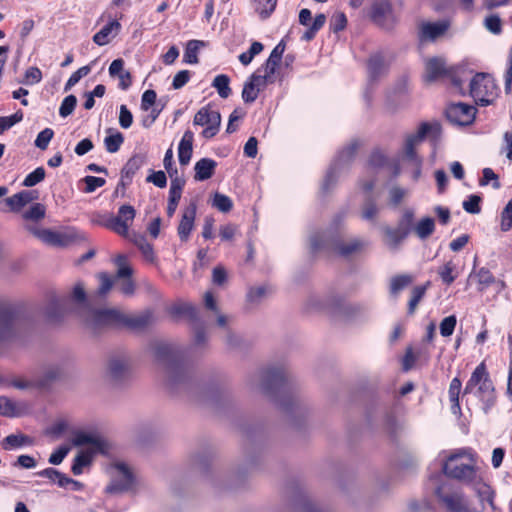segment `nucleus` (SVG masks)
<instances>
[{"mask_svg": "<svg viewBox=\"0 0 512 512\" xmlns=\"http://www.w3.org/2000/svg\"><path fill=\"white\" fill-rule=\"evenodd\" d=\"M77 104V98L74 95L66 96L59 108V114L61 117L65 118L73 113Z\"/></svg>", "mask_w": 512, "mask_h": 512, "instance_id": "60", "label": "nucleus"}, {"mask_svg": "<svg viewBox=\"0 0 512 512\" xmlns=\"http://www.w3.org/2000/svg\"><path fill=\"white\" fill-rule=\"evenodd\" d=\"M263 50V45L262 43L260 42H253L249 48L248 51L246 52H243L239 55V61L243 64V65H248L251 63V61L253 60V58L258 55L261 51Z\"/></svg>", "mask_w": 512, "mask_h": 512, "instance_id": "53", "label": "nucleus"}, {"mask_svg": "<svg viewBox=\"0 0 512 512\" xmlns=\"http://www.w3.org/2000/svg\"><path fill=\"white\" fill-rule=\"evenodd\" d=\"M124 142L122 133L115 132L105 137L104 145L109 153H116Z\"/></svg>", "mask_w": 512, "mask_h": 512, "instance_id": "51", "label": "nucleus"}, {"mask_svg": "<svg viewBox=\"0 0 512 512\" xmlns=\"http://www.w3.org/2000/svg\"><path fill=\"white\" fill-rule=\"evenodd\" d=\"M111 482L107 486L108 493H122L133 488L135 478L131 469L123 462H115L110 466Z\"/></svg>", "mask_w": 512, "mask_h": 512, "instance_id": "10", "label": "nucleus"}, {"mask_svg": "<svg viewBox=\"0 0 512 512\" xmlns=\"http://www.w3.org/2000/svg\"><path fill=\"white\" fill-rule=\"evenodd\" d=\"M386 69L385 59L381 53H375L368 60V73L371 80L380 77Z\"/></svg>", "mask_w": 512, "mask_h": 512, "instance_id": "35", "label": "nucleus"}, {"mask_svg": "<svg viewBox=\"0 0 512 512\" xmlns=\"http://www.w3.org/2000/svg\"><path fill=\"white\" fill-rule=\"evenodd\" d=\"M147 162L145 153H136L126 162L121 170L122 185H129L135 173Z\"/></svg>", "mask_w": 512, "mask_h": 512, "instance_id": "22", "label": "nucleus"}, {"mask_svg": "<svg viewBox=\"0 0 512 512\" xmlns=\"http://www.w3.org/2000/svg\"><path fill=\"white\" fill-rule=\"evenodd\" d=\"M24 323L23 315L8 303H0V342L14 338Z\"/></svg>", "mask_w": 512, "mask_h": 512, "instance_id": "7", "label": "nucleus"}, {"mask_svg": "<svg viewBox=\"0 0 512 512\" xmlns=\"http://www.w3.org/2000/svg\"><path fill=\"white\" fill-rule=\"evenodd\" d=\"M488 376L484 363L479 364L473 371L470 379L464 388V394L472 393L476 386H479L484 378Z\"/></svg>", "mask_w": 512, "mask_h": 512, "instance_id": "38", "label": "nucleus"}, {"mask_svg": "<svg viewBox=\"0 0 512 512\" xmlns=\"http://www.w3.org/2000/svg\"><path fill=\"white\" fill-rule=\"evenodd\" d=\"M280 61L281 59L273 58V56L270 55L269 58L266 60L265 64L263 65L264 74H262V77H265V80H267L269 83L273 82V75Z\"/></svg>", "mask_w": 512, "mask_h": 512, "instance_id": "58", "label": "nucleus"}, {"mask_svg": "<svg viewBox=\"0 0 512 512\" xmlns=\"http://www.w3.org/2000/svg\"><path fill=\"white\" fill-rule=\"evenodd\" d=\"M91 71L90 66H83L75 71L68 79L65 84V91L70 90L73 86H75L81 78L87 76Z\"/></svg>", "mask_w": 512, "mask_h": 512, "instance_id": "62", "label": "nucleus"}, {"mask_svg": "<svg viewBox=\"0 0 512 512\" xmlns=\"http://www.w3.org/2000/svg\"><path fill=\"white\" fill-rule=\"evenodd\" d=\"M408 195V190L400 186H392L389 189V203L392 206H398Z\"/></svg>", "mask_w": 512, "mask_h": 512, "instance_id": "56", "label": "nucleus"}, {"mask_svg": "<svg viewBox=\"0 0 512 512\" xmlns=\"http://www.w3.org/2000/svg\"><path fill=\"white\" fill-rule=\"evenodd\" d=\"M484 26L489 32L496 35L500 34L502 31V21L496 14L486 17L484 20Z\"/></svg>", "mask_w": 512, "mask_h": 512, "instance_id": "63", "label": "nucleus"}, {"mask_svg": "<svg viewBox=\"0 0 512 512\" xmlns=\"http://www.w3.org/2000/svg\"><path fill=\"white\" fill-rule=\"evenodd\" d=\"M211 86L217 90L218 95L223 99L228 98L232 92L230 88V78L225 74L217 75L213 79Z\"/></svg>", "mask_w": 512, "mask_h": 512, "instance_id": "41", "label": "nucleus"}, {"mask_svg": "<svg viewBox=\"0 0 512 512\" xmlns=\"http://www.w3.org/2000/svg\"><path fill=\"white\" fill-rule=\"evenodd\" d=\"M279 405L287 412L294 413L295 411H298L299 413H302L303 407L300 404V401L297 398L289 397L286 398L283 396L281 399H278Z\"/></svg>", "mask_w": 512, "mask_h": 512, "instance_id": "57", "label": "nucleus"}, {"mask_svg": "<svg viewBox=\"0 0 512 512\" xmlns=\"http://www.w3.org/2000/svg\"><path fill=\"white\" fill-rule=\"evenodd\" d=\"M470 96L481 106L490 105L496 96V85L489 74L477 73L470 81Z\"/></svg>", "mask_w": 512, "mask_h": 512, "instance_id": "6", "label": "nucleus"}, {"mask_svg": "<svg viewBox=\"0 0 512 512\" xmlns=\"http://www.w3.org/2000/svg\"><path fill=\"white\" fill-rule=\"evenodd\" d=\"M204 46V42L200 40H190L186 45L184 52V61L189 64L198 63V51Z\"/></svg>", "mask_w": 512, "mask_h": 512, "instance_id": "45", "label": "nucleus"}, {"mask_svg": "<svg viewBox=\"0 0 512 512\" xmlns=\"http://www.w3.org/2000/svg\"><path fill=\"white\" fill-rule=\"evenodd\" d=\"M97 452L91 450H81L75 456L71 471L74 475H80L83 472L84 467L89 466L92 462L94 455Z\"/></svg>", "mask_w": 512, "mask_h": 512, "instance_id": "36", "label": "nucleus"}, {"mask_svg": "<svg viewBox=\"0 0 512 512\" xmlns=\"http://www.w3.org/2000/svg\"><path fill=\"white\" fill-rule=\"evenodd\" d=\"M154 322V314L150 309L139 313H124L120 309L110 308L102 311H89L86 327L93 332L106 327H124L131 330H142Z\"/></svg>", "mask_w": 512, "mask_h": 512, "instance_id": "1", "label": "nucleus"}, {"mask_svg": "<svg viewBox=\"0 0 512 512\" xmlns=\"http://www.w3.org/2000/svg\"><path fill=\"white\" fill-rule=\"evenodd\" d=\"M36 198L37 195L35 191L23 190L6 198L5 201L12 211L18 212L21 208L31 203Z\"/></svg>", "mask_w": 512, "mask_h": 512, "instance_id": "27", "label": "nucleus"}, {"mask_svg": "<svg viewBox=\"0 0 512 512\" xmlns=\"http://www.w3.org/2000/svg\"><path fill=\"white\" fill-rule=\"evenodd\" d=\"M248 385L251 390L268 396H276L288 392L290 376L284 367H270L251 375Z\"/></svg>", "mask_w": 512, "mask_h": 512, "instance_id": "3", "label": "nucleus"}, {"mask_svg": "<svg viewBox=\"0 0 512 512\" xmlns=\"http://www.w3.org/2000/svg\"><path fill=\"white\" fill-rule=\"evenodd\" d=\"M212 206L220 212L227 213L232 209L233 202L230 197L216 192L213 196Z\"/></svg>", "mask_w": 512, "mask_h": 512, "instance_id": "52", "label": "nucleus"}, {"mask_svg": "<svg viewBox=\"0 0 512 512\" xmlns=\"http://www.w3.org/2000/svg\"><path fill=\"white\" fill-rule=\"evenodd\" d=\"M135 245L142 252L143 256L148 261L154 260V251L152 245L143 236H138L134 240Z\"/></svg>", "mask_w": 512, "mask_h": 512, "instance_id": "55", "label": "nucleus"}, {"mask_svg": "<svg viewBox=\"0 0 512 512\" xmlns=\"http://www.w3.org/2000/svg\"><path fill=\"white\" fill-rule=\"evenodd\" d=\"M267 83L269 82L265 80V77H262V74H260V69L253 73L249 80L244 84L242 90L243 101L245 103L254 102L258 97L260 89L265 87Z\"/></svg>", "mask_w": 512, "mask_h": 512, "instance_id": "18", "label": "nucleus"}, {"mask_svg": "<svg viewBox=\"0 0 512 512\" xmlns=\"http://www.w3.org/2000/svg\"><path fill=\"white\" fill-rule=\"evenodd\" d=\"M152 348L156 360L165 370L167 385L174 388L186 383L189 378V370L183 361L180 348L166 342H156Z\"/></svg>", "mask_w": 512, "mask_h": 512, "instance_id": "2", "label": "nucleus"}, {"mask_svg": "<svg viewBox=\"0 0 512 512\" xmlns=\"http://www.w3.org/2000/svg\"><path fill=\"white\" fill-rule=\"evenodd\" d=\"M136 216V210L133 206L124 204L119 207L117 215L108 216L101 224L115 232L116 234L127 237L129 227Z\"/></svg>", "mask_w": 512, "mask_h": 512, "instance_id": "11", "label": "nucleus"}, {"mask_svg": "<svg viewBox=\"0 0 512 512\" xmlns=\"http://www.w3.org/2000/svg\"><path fill=\"white\" fill-rule=\"evenodd\" d=\"M345 316L351 321H363L370 315V308L363 303L350 304L345 308Z\"/></svg>", "mask_w": 512, "mask_h": 512, "instance_id": "34", "label": "nucleus"}, {"mask_svg": "<svg viewBox=\"0 0 512 512\" xmlns=\"http://www.w3.org/2000/svg\"><path fill=\"white\" fill-rule=\"evenodd\" d=\"M325 22V14H317L314 20L310 23L307 31L302 35V40L311 41L316 36V33L324 26Z\"/></svg>", "mask_w": 512, "mask_h": 512, "instance_id": "46", "label": "nucleus"}, {"mask_svg": "<svg viewBox=\"0 0 512 512\" xmlns=\"http://www.w3.org/2000/svg\"><path fill=\"white\" fill-rule=\"evenodd\" d=\"M116 263L118 265L116 277L123 278L118 288L124 295L131 296L135 291V284L131 279L132 268L125 264V257L123 255L117 257Z\"/></svg>", "mask_w": 512, "mask_h": 512, "instance_id": "19", "label": "nucleus"}, {"mask_svg": "<svg viewBox=\"0 0 512 512\" xmlns=\"http://www.w3.org/2000/svg\"><path fill=\"white\" fill-rule=\"evenodd\" d=\"M196 211L197 205L195 202H191L183 211L182 218L177 229L181 241H187L189 239L190 233L194 227Z\"/></svg>", "mask_w": 512, "mask_h": 512, "instance_id": "20", "label": "nucleus"}, {"mask_svg": "<svg viewBox=\"0 0 512 512\" xmlns=\"http://www.w3.org/2000/svg\"><path fill=\"white\" fill-rule=\"evenodd\" d=\"M436 496L441 504L448 512H483L484 505L478 509L470 503L468 498L461 490L446 489L445 487H438L436 489ZM481 502L487 501L491 506L493 505V495L489 492L488 488L480 494Z\"/></svg>", "mask_w": 512, "mask_h": 512, "instance_id": "5", "label": "nucleus"}, {"mask_svg": "<svg viewBox=\"0 0 512 512\" xmlns=\"http://www.w3.org/2000/svg\"><path fill=\"white\" fill-rule=\"evenodd\" d=\"M462 383L459 378H453L449 385V399L452 403L451 410L454 414L460 413L459 395L461 392Z\"/></svg>", "mask_w": 512, "mask_h": 512, "instance_id": "40", "label": "nucleus"}, {"mask_svg": "<svg viewBox=\"0 0 512 512\" xmlns=\"http://www.w3.org/2000/svg\"><path fill=\"white\" fill-rule=\"evenodd\" d=\"M475 115V107L465 103H453L446 109V117L449 122L459 126L471 124Z\"/></svg>", "mask_w": 512, "mask_h": 512, "instance_id": "15", "label": "nucleus"}, {"mask_svg": "<svg viewBox=\"0 0 512 512\" xmlns=\"http://www.w3.org/2000/svg\"><path fill=\"white\" fill-rule=\"evenodd\" d=\"M45 178V170L43 167L36 168L33 172L29 173L24 181L23 186L25 187H33L43 181Z\"/></svg>", "mask_w": 512, "mask_h": 512, "instance_id": "59", "label": "nucleus"}, {"mask_svg": "<svg viewBox=\"0 0 512 512\" xmlns=\"http://www.w3.org/2000/svg\"><path fill=\"white\" fill-rule=\"evenodd\" d=\"M120 30L121 24L117 20H112L93 36V41L99 46H104L115 38Z\"/></svg>", "mask_w": 512, "mask_h": 512, "instance_id": "23", "label": "nucleus"}, {"mask_svg": "<svg viewBox=\"0 0 512 512\" xmlns=\"http://www.w3.org/2000/svg\"><path fill=\"white\" fill-rule=\"evenodd\" d=\"M412 281V277L406 274L393 277L390 281V294L396 298Z\"/></svg>", "mask_w": 512, "mask_h": 512, "instance_id": "44", "label": "nucleus"}, {"mask_svg": "<svg viewBox=\"0 0 512 512\" xmlns=\"http://www.w3.org/2000/svg\"><path fill=\"white\" fill-rule=\"evenodd\" d=\"M429 285H430V283L427 282L425 285L416 286L412 289L411 298L408 303V313L409 314H413L415 312L419 302L424 297Z\"/></svg>", "mask_w": 512, "mask_h": 512, "instance_id": "47", "label": "nucleus"}, {"mask_svg": "<svg viewBox=\"0 0 512 512\" xmlns=\"http://www.w3.org/2000/svg\"><path fill=\"white\" fill-rule=\"evenodd\" d=\"M359 147V142L357 140H352L347 146H345L337 155L336 159L330 166L324 182L323 189L328 190L330 186L336 183L337 177L341 171V169L350 163L354 158L356 151Z\"/></svg>", "mask_w": 512, "mask_h": 512, "instance_id": "13", "label": "nucleus"}, {"mask_svg": "<svg viewBox=\"0 0 512 512\" xmlns=\"http://www.w3.org/2000/svg\"><path fill=\"white\" fill-rule=\"evenodd\" d=\"M31 444V440L24 434H10L1 441V446L5 450H12Z\"/></svg>", "mask_w": 512, "mask_h": 512, "instance_id": "39", "label": "nucleus"}, {"mask_svg": "<svg viewBox=\"0 0 512 512\" xmlns=\"http://www.w3.org/2000/svg\"><path fill=\"white\" fill-rule=\"evenodd\" d=\"M194 134L190 130L184 132L178 146V159L181 165H187L192 157Z\"/></svg>", "mask_w": 512, "mask_h": 512, "instance_id": "29", "label": "nucleus"}, {"mask_svg": "<svg viewBox=\"0 0 512 512\" xmlns=\"http://www.w3.org/2000/svg\"><path fill=\"white\" fill-rule=\"evenodd\" d=\"M65 372L60 365H51L47 367L43 375L36 381L37 387L44 388L49 386L52 382L61 379Z\"/></svg>", "mask_w": 512, "mask_h": 512, "instance_id": "33", "label": "nucleus"}, {"mask_svg": "<svg viewBox=\"0 0 512 512\" xmlns=\"http://www.w3.org/2000/svg\"><path fill=\"white\" fill-rule=\"evenodd\" d=\"M448 29L446 22H427L423 23L420 27L419 37L420 40L433 41L443 35Z\"/></svg>", "mask_w": 512, "mask_h": 512, "instance_id": "26", "label": "nucleus"}, {"mask_svg": "<svg viewBox=\"0 0 512 512\" xmlns=\"http://www.w3.org/2000/svg\"><path fill=\"white\" fill-rule=\"evenodd\" d=\"M71 299L78 304H81L80 317L86 324V317L89 311H102L103 309H93L86 301V293L82 283H77L71 293Z\"/></svg>", "mask_w": 512, "mask_h": 512, "instance_id": "28", "label": "nucleus"}, {"mask_svg": "<svg viewBox=\"0 0 512 512\" xmlns=\"http://www.w3.org/2000/svg\"><path fill=\"white\" fill-rule=\"evenodd\" d=\"M466 454V451L451 454L443 463V473L450 478L457 479L462 482H472L476 477V469L474 465L460 462V458Z\"/></svg>", "mask_w": 512, "mask_h": 512, "instance_id": "9", "label": "nucleus"}, {"mask_svg": "<svg viewBox=\"0 0 512 512\" xmlns=\"http://www.w3.org/2000/svg\"><path fill=\"white\" fill-rule=\"evenodd\" d=\"M131 375V361L128 354L124 352L115 353L110 356L106 377L113 384H120L126 381Z\"/></svg>", "mask_w": 512, "mask_h": 512, "instance_id": "12", "label": "nucleus"}, {"mask_svg": "<svg viewBox=\"0 0 512 512\" xmlns=\"http://www.w3.org/2000/svg\"><path fill=\"white\" fill-rule=\"evenodd\" d=\"M216 162L210 158H202L195 164V180L204 181L211 178L216 168Z\"/></svg>", "mask_w": 512, "mask_h": 512, "instance_id": "32", "label": "nucleus"}, {"mask_svg": "<svg viewBox=\"0 0 512 512\" xmlns=\"http://www.w3.org/2000/svg\"><path fill=\"white\" fill-rule=\"evenodd\" d=\"M449 73L445 60L441 57H433L425 63V76L424 80L427 83H432Z\"/></svg>", "mask_w": 512, "mask_h": 512, "instance_id": "21", "label": "nucleus"}, {"mask_svg": "<svg viewBox=\"0 0 512 512\" xmlns=\"http://www.w3.org/2000/svg\"><path fill=\"white\" fill-rule=\"evenodd\" d=\"M470 277H475L477 279V283L479 285L478 290L480 292H483L493 284L498 286V291L505 287V283L503 281L496 280L490 270L485 267L480 268L478 271L472 272Z\"/></svg>", "mask_w": 512, "mask_h": 512, "instance_id": "25", "label": "nucleus"}, {"mask_svg": "<svg viewBox=\"0 0 512 512\" xmlns=\"http://www.w3.org/2000/svg\"><path fill=\"white\" fill-rule=\"evenodd\" d=\"M378 212L379 208L376 200L368 196L361 207V218L366 221H374Z\"/></svg>", "mask_w": 512, "mask_h": 512, "instance_id": "43", "label": "nucleus"}, {"mask_svg": "<svg viewBox=\"0 0 512 512\" xmlns=\"http://www.w3.org/2000/svg\"><path fill=\"white\" fill-rule=\"evenodd\" d=\"M46 208L41 203H34L28 210H26L22 217L29 221H40L45 217Z\"/></svg>", "mask_w": 512, "mask_h": 512, "instance_id": "49", "label": "nucleus"}, {"mask_svg": "<svg viewBox=\"0 0 512 512\" xmlns=\"http://www.w3.org/2000/svg\"><path fill=\"white\" fill-rule=\"evenodd\" d=\"M71 443L75 447L88 445L89 448L87 450L101 453H104L108 448L107 442L100 436L91 433H85L83 431L74 432Z\"/></svg>", "mask_w": 512, "mask_h": 512, "instance_id": "16", "label": "nucleus"}, {"mask_svg": "<svg viewBox=\"0 0 512 512\" xmlns=\"http://www.w3.org/2000/svg\"><path fill=\"white\" fill-rule=\"evenodd\" d=\"M53 135L54 132L52 129L45 128L37 135V138L35 140V146L41 150H45L48 147L51 139L53 138Z\"/></svg>", "mask_w": 512, "mask_h": 512, "instance_id": "64", "label": "nucleus"}, {"mask_svg": "<svg viewBox=\"0 0 512 512\" xmlns=\"http://www.w3.org/2000/svg\"><path fill=\"white\" fill-rule=\"evenodd\" d=\"M366 243L357 238L343 240L338 233L322 232L310 236V246L312 251L321 249H331L343 257H350L360 252Z\"/></svg>", "mask_w": 512, "mask_h": 512, "instance_id": "4", "label": "nucleus"}, {"mask_svg": "<svg viewBox=\"0 0 512 512\" xmlns=\"http://www.w3.org/2000/svg\"><path fill=\"white\" fill-rule=\"evenodd\" d=\"M26 229L47 245L64 247L69 244V237L67 235L55 232L51 229H40L31 225L26 226Z\"/></svg>", "mask_w": 512, "mask_h": 512, "instance_id": "17", "label": "nucleus"}, {"mask_svg": "<svg viewBox=\"0 0 512 512\" xmlns=\"http://www.w3.org/2000/svg\"><path fill=\"white\" fill-rule=\"evenodd\" d=\"M431 128L430 124L422 123L418 130L408 135L405 140L404 158L414 166L413 179L415 181L420 178L422 167V159L417 155L415 148L422 142Z\"/></svg>", "mask_w": 512, "mask_h": 512, "instance_id": "8", "label": "nucleus"}, {"mask_svg": "<svg viewBox=\"0 0 512 512\" xmlns=\"http://www.w3.org/2000/svg\"><path fill=\"white\" fill-rule=\"evenodd\" d=\"M194 125L206 126L202 131L204 138L210 139L214 137L221 125V114L219 111L212 110L209 106L202 107L194 116Z\"/></svg>", "mask_w": 512, "mask_h": 512, "instance_id": "14", "label": "nucleus"}, {"mask_svg": "<svg viewBox=\"0 0 512 512\" xmlns=\"http://www.w3.org/2000/svg\"><path fill=\"white\" fill-rule=\"evenodd\" d=\"M66 311V300L54 296L47 304L44 315L49 322H59Z\"/></svg>", "mask_w": 512, "mask_h": 512, "instance_id": "24", "label": "nucleus"}, {"mask_svg": "<svg viewBox=\"0 0 512 512\" xmlns=\"http://www.w3.org/2000/svg\"><path fill=\"white\" fill-rule=\"evenodd\" d=\"M392 13V5L388 0H376L371 7V18L383 26L384 20Z\"/></svg>", "mask_w": 512, "mask_h": 512, "instance_id": "30", "label": "nucleus"}, {"mask_svg": "<svg viewBox=\"0 0 512 512\" xmlns=\"http://www.w3.org/2000/svg\"><path fill=\"white\" fill-rule=\"evenodd\" d=\"M256 12L262 18H267L275 10L277 0H253Z\"/></svg>", "mask_w": 512, "mask_h": 512, "instance_id": "50", "label": "nucleus"}, {"mask_svg": "<svg viewBox=\"0 0 512 512\" xmlns=\"http://www.w3.org/2000/svg\"><path fill=\"white\" fill-rule=\"evenodd\" d=\"M172 313L175 315H185L191 320L198 319V308L190 303H180L172 307Z\"/></svg>", "mask_w": 512, "mask_h": 512, "instance_id": "48", "label": "nucleus"}, {"mask_svg": "<svg viewBox=\"0 0 512 512\" xmlns=\"http://www.w3.org/2000/svg\"><path fill=\"white\" fill-rule=\"evenodd\" d=\"M435 230V221L431 217L422 218L414 227L413 231L421 240L427 239Z\"/></svg>", "mask_w": 512, "mask_h": 512, "instance_id": "37", "label": "nucleus"}, {"mask_svg": "<svg viewBox=\"0 0 512 512\" xmlns=\"http://www.w3.org/2000/svg\"><path fill=\"white\" fill-rule=\"evenodd\" d=\"M512 228V198L504 207L501 212L500 229L503 232H507Z\"/></svg>", "mask_w": 512, "mask_h": 512, "instance_id": "54", "label": "nucleus"}, {"mask_svg": "<svg viewBox=\"0 0 512 512\" xmlns=\"http://www.w3.org/2000/svg\"><path fill=\"white\" fill-rule=\"evenodd\" d=\"M384 233L386 237V245L391 250H397L401 244V242L409 235L407 228H390L385 227Z\"/></svg>", "mask_w": 512, "mask_h": 512, "instance_id": "31", "label": "nucleus"}, {"mask_svg": "<svg viewBox=\"0 0 512 512\" xmlns=\"http://www.w3.org/2000/svg\"><path fill=\"white\" fill-rule=\"evenodd\" d=\"M438 275L440 276L444 284H452L458 277V273L456 271V264L452 260L447 261L445 264L439 267Z\"/></svg>", "mask_w": 512, "mask_h": 512, "instance_id": "42", "label": "nucleus"}, {"mask_svg": "<svg viewBox=\"0 0 512 512\" xmlns=\"http://www.w3.org/2000/svg\"><path fill=\"white\" fill-rule=\"evenodd\" d=\"M457 324L456 316L450 315L445 317L440 323V334L443 337H449L453 334Z\"/></svg>", "mask_w": 512, "mask_h": 512, "instance_id": "61", "label": "nucleus"}]
</instances>
